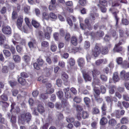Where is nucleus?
<instances>
[{
	"instance_id": "1",
	"label": "nucleus",
	"mask_w": 129,
	"mask_h": 129,
	"mask_svg": "<svg viewBox=\"0 0 129 129\" xmlns=\"http://www.w3.org/2000/svg\"><path fill=\"white\" fill-rule=\"evenodd\" d=\"M31 116L30 114L28 112L20 114L18 116V122L23 123L25 121L29 122L31 120Z\"/></svg>"
},
{
	"instance_id": "2",
	"label": "nucleus",
	"mask_w": 129,
	"mask_h": 129,
	"mask_svg": "<svg viewBox=\"0 0 129 129\" xmlns=\"http://www.w3.org/2000/svg\"><path fill=\"white\" fill-rule=\"evenodd\" d=\"M101 44L100 43H96L94 48L92 49V54L95 57H96L98 56L101 53Z\"/></svg>"
},
{
	"instance_id": "3",
	"label": "nucleus",
	"mask_w": 129,
	"mask_h": 129,
	"mask_svg": "<svg viewBox=\"0 0 129 129\" xmlns=\"http://www.w3.org/2000/svg\"><path fill=\"white\" fill-rule=\"evenodd\" d=\"M7 115L8 118L10 119V121L11 123L12 126L16 129H18V126L16 124V116L13 115H11V114L9 113H7Z\"/></svg>"
},
{
	"instance_id": "4",
	"label": "nucleus",
	"mask_w": 129,
	"mask_h": 129,
	"mask_svg": "<svg viewBox=\"0 0 129 129\" xmlns=\"http://www.w3.org/2000/svg\"><path fill=\"white\" fill-rule=\"evenodd\" d=\"M56 94L58 98L61 100L62 106L63 107L66 106L67 104V102L66 99L63 98V92L61 90L57 92Z\"/></svg>"
},
{
	"instance_id": "5",
	"label": "nucleus",
	"mask_w": 129,
	"mask_h": 129,
	"mask_svg": "<svg viewBox=\"0 0 129 129\" xmlns=\"http://www.w3.org/2000/svg\"><path fill=\"white\" fill-rule=\"evenodd\" d=\"M44 63L43 60L41 58H39L37 60V62L34 63L33 64L34 68L37 70L40 69V67L42 66Z\"/></svg>"
},
{
	"instance_id": "6",
	"label": "nucleus",
	"mask_w": 129,
	"mask_h": 129,
	"mask_svg": "<svg viewBox=\"0 0 129 129\" xmlns=\"http://www.w3.org/2000/svg\"><path fill=\"white\" fill-rule=\"evenodd\" d=\"M93 76L94 82L95 83L97 81L98 83H99L100 80L96 78V75H99L100 74V72L98 70L94 69L91 71Z\"/></svg>"
},
{
	"instance_id": "7",
	"label": "nucleus",
	"mask_w": 129,
	"mask_h": 129,
	"mask_svg": "<svg viewBox=\"0 0 129 129\" xmlns=\"http://www.w3.org/2000/svg\"><path fill=\"white\" fill-rule=\"evenodd\" d=\"M77 111L76 117L78 119H80L81 113L83 111L82 107L79 105H77L75 106Z\"/></svg>"
},
{
	"instance_id": "8",
	"label": "nucleus",
	"mask_w": 129,
	"mask_h": 129,
	"mask_svg": "<svg viewBox=\"0 0 129 129\" xmlns=\"http://www.w3.org/2000/svg\"><path fill=\"white\" fill-rule=\"evenodd\" d=\"M122 44V42L120 41L117 44H116L113 49V51L114 52H119L122 51V47L120 46Z\"/></svg>"
},
{
	"instance_id": "9",
	"label": "nucleus",
	"mask_w": 129,
	"mask_h": 129,
	"mask_svg": "<svg viewBox=\"0 0 129 129\" xmlns=\"http://www.w3.org/2000/svg\"><path fill=\"white\" fill-rule=\"evenodd\" d=\"M2 30L3 33L6 35H10L12 33L11 28L8 26L3 27Z\"/></svg>"
},
{
	"instance_id": "10",
	"label": "nucleus",
	"mask_w": 129,
	"mask_h": 129,
	"mask_svg": "<svg viewBox=\"0 0 129 129\" xmlns=\"http://www.w3.org/2000/svg\"><path fill=\"white\" fill-rule=\"evenodd\" d=\"M120 76L121 78H124L125 80H129V72L126 73L125 71L122 70L120 72Z\"/></svg>"
},
{
	"instance_id": "11",
	"label": "nucleus",
	"mask_w": 129,
	"mask_h": 129,
	"mask_svg": "<svg viewBox=\"0 0 129 129\" xmlns=\"http://www.w3.org/2000/svg\"><path fill=\"white\" fill-rule=\"evenodd\" d=\"M81 49V48L79 47H74L69 49L68 50V52L70 53H75L77 52H80Z\"/></svg>"
},
{
	"instance_id": "12",
	"label": "nucleus",
	"mask_w": 129,
	"mask_h": 129,
	"mask_svg": "<svg viewBox=\"0 0 129 129\" xmlns=\"http://www.w3.org/2000/svg\"><path fill=\"white\" fill-rule=\"evenodd\" d=\"M23 21V18H22L21 17H19L17 20L16 22V25L18 28L19 29H21Z\"/></svg>"
},
{
	"instance_id": "13",
	"label": "nucleus",
	"mask_w": 129,
	"mask_h": 129,
	"mask_svg": "<svg viewBox=\"0 0 129 129\" xmlns=\"http://www.w3.org/2000/svg\"><path fill=\"white\" fill-rule=\"evenodd\" d=\"M82 73L84 78L86 81H90L91 80V77L84 70H82Z\"/></svg>"
},
{
	"instance_id": "14",
	"label": "nucleus",
	"mask_w": 129,
	"mask_h": 129,
	"mask_svg": "<svg viewBox=\"0 0 129 129\" xmlns=\"http://www.w3.org/2000/svg\"><path fill=\"white\" fill-rule=\"evenodd\" d=\"M101 108L102 110V115L103 116L106 115L107 107L105 103H103Z\"/></svg>"
},
{
	"instance_id": "15",
	"label": "nucleus",
	"mask_w": 129,
	"mask_h": 129,
	"mask_svg": "<svg viewBox=\"0 0 129 129\" xmlns=\"http://www.w3.org/2000/svg\"><path fill=\"white\" fill-rule=\"evenodd\" d=\"M99 4L98 5V7H106L107 6V2L106 0H99Z\"/></svg>"
},
{
	"instance_id": "16",
	"label": "nucleus",
	"mask_w": 129,
	"mask_h": 129,
	"mask_svg": "<svg viewBox=\"0 0 129 129\" xmlns=\"http://www.w3.org/2000/svg\"><path fill=\"white\" fill-rule=\"evenodd\" d=\"M81 115L80 116L81 117L80 119H78L79 120H82V118L83 119H85L89 117V114L88 113L85 111H83L81 113Z\"/></svg>"
},
{
	"instance_id": "17",
	"label": "nucleus",
	"mask_w": 129,
	"mask_h": 129,
	"mask_svg": "<svg viewBox=\"0 0 129 129\" xmlns=\"http://www.w3.org/2000/svg\"><path fill=\"white\" fill-rule=\"evenodd\" d=\"M108 50L107 47L103 46L101 49V53L104 55L108 53Z\"/></svg>"
},
{
	"instance_id": "18",
	"label": "nucleus",
	"mask_w": 129,
	"mask_h": 129,
	"mask_svg": "<svg viewBox=\"0 0 129 129\" xmlns=\"http://www.w3.org/2000/svg\"><path fill=\"white\" fill-rule=\"evenodd\" d=\"M77 62L79 65L80 67L83 66L85 63L84 59L82 57L79 58Z\"/></svg>"
},
{
	"instance_id": "19",
	"label": "nucleus",
	"mask_w": 129,
	"mask_h": 129,
	"mask_svg": "<svg viewBox=\"0 0 129 129\" xmlns=\"http://www.w3.org/2000/svg\"><path fill=\"white\" fill-rule=\"evenodd\" d=\"M37 110L38 112L41 113H43L45 111L43 106L41 104L38 105L37 107Z\"/></svg>"
},
{
	"instance_id": "20",
	"label": "nucleus",
	"mask_w": 129,
	"mask_h": 129,
	"mask_svg": "<svg viewBox=\"0 0 129 129\" xmlns=\"http://www.w3.org/2000/svg\"><path fill=\"white\" fill-rule=\"evenodd\" d=\"M116 124V121L114 119L112 118L108 121L109 125L111 126H115Z\"/></svg>"
},
{
	"instance_id": "21",
	"label": "nucleus",
	"mask_w": 129,
	"mask_h": 129,
	"mask_svg": "<svg viewBox=\"0 0 129 129\" xmlns=\"http://www.w3.org/2000/svg\"><path fill=\"white\" fill-rule=\"evenodd\" d=\"M120 122L122 124H127L129 122L128 118L126 117H122L121 119Z\"/></svg>"
},
{
	"instance_id": "22",
	"label": "nucleus",
	"mask_w": 129,
	"mask_h": 129,
	"mask_svg": "<svg viewBox=\"0 0 129 129\" xmlns=\"http://www.w3.org/2000/svg\"><path fill=\"white\" fill-rule=\"evenodd\" d=\"M71 42L73 45H76L77 44V38L74 36L71 37Z\"/></svg>"
},
{
	"instance_id": "23",
	"label": "nucleus",
	"mask_w": 129,
	"mask_h": 129,
	"mask_svg": "<svg viewBox=\"0 0 129 129\" xmlns=\"http://www.w3.org/2000/svg\"><path fill=\"white\" fill-rule=\"evenodd\" d=\"M18 82L21 85H24L26 83V81L25 79L21 77H19L18 79Z\"/></svg>"
},
{
	"instance_id": "24",
	"label": "nucleus",
	"mask_w": 129,
	"mask_h": 129,
	"mask_svg": "<svg viewBox=\"0 0 129 129\" xmlns=\"http://www.w3.org/2000/svg\"><path fill=\"white\" fill-rule=\"evenodd\" d=\"M108 120L105 117H103L100 120V124L101 125H103L106 124Z\"/></svg>"
},
{
	"instance_id": "25",
	"label": "nucleus",
	"mask_w": 129,
	"mask_h": 129,
	"mask_svg": "<svg viewBox=\"0 0 129 129\" xmlns=\"http://www.w3.org/2000/svg\"><path fill=\"white\" fill-rule=\"evenodd\" d=\"M13 58L15 62L17 63L20 62L21 58L20 56L18 55H14L13 57Z\"/></svg>"
},
{
	"instance_id": "26",
	"label": "nucleus",
	"mask_w": 129,
	"mask_h": 129,
	"mask_svg": "<svg viewBox=\"0 0 129 129\" xmlns=\"http://www.w3.org/2000/svg\"><path fill=\"white\" fill-rule=\"evenodd\" d=\"M94 97L95 101L98 103L100 104L102 102L103 99L100 96L94 95Z\"/></svg>"
},
{
	"instance_id": "27",
	"label": "nucleus",
	"mask_w": 129,
	"mask_h": 129,
	"mask_svg": "<svg viewBox=\"0 0 129 129\" xmlns=\"http://www.w3.org/2000/svg\"><path fill=\"white\" fill-rule=\"evenodd\" d=\"M8 100V98L7 95L3 94L0 96V101H6Z\"/></svg>"
},
{
	"instance_id": "28",
	"label": "nucleus",
	"mask_w": 129,
	"mask_h": 129,
	"mask_svg": "<svg viewBox=\"0 0 129 129\" xmlns=\"http://www.w3.org/2000/svg\"><path fill=\"white\" fill-rule=\"evenodd\" d=\"M6 39V38L5 36L2 33H0V44H3Z\"/></svg>"
},
{
	"instance_id": "29",
	"label": "nucleus",
	"mask_w": 129,
	"mask_h": 129,
	"mask_svg": "<svg viewBox=\"0 0 129 129\" xmlns=\"http://www.w3.org/2000/svg\"><path fill=\"white\" fill-rule=\"evenodd\" d=\"M113 78L114 82H117L119 80V78L117 73H114Z\"/></svg>"
},
{
	"instance_id": "30",
	"label": "nucleus",
	"mask_w": 129,
	"mask_h": 129,
	"mask_svg": "<svg viewBox=\"0 0 129 129\" xmlns=\"http://www.w3.org/2000/svg\"><path fill=\"white\" fill-rule=\"evenodd\" d=\"M105 99L107 103H110V105L111 106L112 105L113 103L112 98H111L109 96H107L105 97Z\"/></svg>"
},
{
	"instance_id": "31",
	"label": "nucleus",
	"mask_w": 129,
	"mask_h": 129,
	"mask_svg": "<svg viewBox=\"0 0 129 129\" xmlns=\"http://www.w3.org/2000/svg\"><path fill=\"white\" fill-rule=\"evenodd\" d=\"M3 52L6 58L9 57L11 56V53L8 50H3Z\"/></svg>"
},
{
	"instance_id": "32",
	"label": "nucleus",
	"mask_w": 129,
	"mask_h": 129,
	"mask_svg": "<svg viewBox=\"0 0 129 129\" xmlns=\"http://www.w3.org/2000/svg\"><path fill=\"white\" fill-rule=\"evenodd\" d=\"M31 24L35 28H38L39 26V23L37 21L33 20L31 21Z\"/></svg>"
},
{
	"instance_id": "33",
	"label": "nucleus",
	"mask_w": 129,
	"mask_h": 129,
	"mask_svg": "<svg viewBox=\"0 0 129 129\" xmlns=\"http://www.w3.org/2000/svg\"><path fill=\"white\" fill-rule=\"evenodd\" d=\"M73 100L74 102L77 103H79L81 101V99L79 96H76L74 97Z\"/></svg>"
},
{
	"instance_id": "34",
	"label": "nucleus",
	"mask_w": 129,
	"mask_h": 129,
	"mask_svg": "<svg viewBox=\"0 0 129 129\" xmlns=\"http://www.w3.org/2000/svg\"><path fill=\"white\" fill-rule=\"evenodd\" d=\"M5 101H0V104L2 106L5 108L9 106V104Z\"/></svg>"
},
{
	"instance_id": "35",
	"label": "nucleus",
	"mask_w": 129,
	"mask_h": 129,
	"mask_svg": "<svg viewBox=\"0 0 129 129\" xmlns=\"http://www.w3.org/2000/svg\"><path fill=\"white\" fill-rule=\"evenodd\" d=\"M122 66L123 68L126 69L129 68V62L126 60H124L122 64Z\"/></svg>"
},
{
	"instance_id": "36",
	"label": "nucleus",
	"mask_w": 129,
	"mask_h": 129,
	"mask_svg": "<svg viewBox=\"0 0 129 129\" xmlns=\"http://www.w3.org/2000/svg\"><path fill=\"white\" fill-rule=\"evenodd\" d=\"M68 62L69 63L70 66H73L75 64V61L73 58L71 57L69 59Z\"/></svg>"
},
{
	"instance_id": "37",
	"label": "nucleus",
	"mask_w": 129,
	"mask_h": 129,
	"mask_svg": "<svg viewBox=\"0 0 129 129\" xmlns=\"http://www.w3.org/2000/svg\"><path fill=\"white\" fill-rule=\"evenodd\" d=\"M115 88V87L114 85L110 86L109 90V93L112 94H114L115 92L114 89Z\"/></svg>"
},
{
	"instance_id": "38",
	"label": "nucleus",
	"mask_w": 129,
	"mask_h": 129,
	"mask_svg": "<svg viewBox=\"0 0 129 129\" xmlns=\"http://www.w3.org/2000/svg\"><path fill=\"white\" fill-rule=\"evenodd\" d=\"M20 75L21 76V77L24 78H27L29 77L28 73L25 72H23L21 73Z\"/></svg>"
},
{
	"instance_id": "39",
	"label": "nucleus",
	"mask_w": 129,
	"mask_h": 129,
	"mask_svg": "<svg viewBox=\"0 0 129 129\" xmlns=\"http://www.w3.org/2000/svg\"><path fill=\"white\" fill-rule=\"evenodd\" d=\"M78 3L81 6H85L87 4V1L86 0H79Z\"/></svg>"
},
{
	"instance_id": "40",
	"label": "nucleus",
	"mask_w": 129,
	"mask_h": 129,
	"mask_svg": "<svg viewBox=\"0 0 129 129\" xmlns=\"http://www.w3.org/2000/svg\"><path fill=\"white\" fill-rule=\"evenodd\" d=\"M50 49L52 52H54L56 51L57 47L54 44H52L51 45Z\"/></svg>"
},
{
	"instance_id": "41",
	"label": "nucleus",
	"mask_w": 129,
	"mask_h": 129,
	"mask_svg": "<svg viewBox=\"0 0 129 129\" xmlns=\"http://www.w3.org/2000/svg\"><path fill=\"white\" fill-rule=\"evenodd\" d=\"M94 90L95 93V94H94V95L100 96V95L101 93L100 90L98 89L97 88L95 87L94 88Z\"/></svg>"
},
{
	"instance_id": "42",
	"label": "nucleus",
	"mask_w": 129,
	"mask_h": 129,
	"mask_svg": "<svg viewBox=\"0 0 129 129\" xmlns=\"http://www.w3.org/2000/svg\"><path fill=\"white\" fill-rule=\"evenodd\" d=\"M41 45L42 47L47 48L49 46V44L47 42L43 41L42 42Z\"/></svg>"
},
{
	"instance_id": "43",
	"label": "nucleus",
	"mask_w": 129,
	"mask_h": 129,
	"mask_svg": "<svg viewBox=\"0 0 129 129\" xmlns=\"http://www.w3.org/2000/svg\"><path fill=\"white\" fill-rule=\"evenodd\" d=\"M24 20L26 24L28 27H30V26L31 27V26L30 22L29 20V19L28 18L25 17V18Z\"/></svg>"
},
{
	"instance_id": "44",
	"label": "nucleus",
	"mask_w": 129,
	"mask_h": 129,
	"mask_svg": "<svg viewBox=\"0 0 129 129\" xmlns=\"http://www.w3.org/2000/svg\"><path fill=\"white\" fill-rule=\"evenodd\" d=\"M96 34L97 35L101 37H102L104 34V32L101 30L98 31Z\"/></svg>"
},
{
	"instance_id": "45",
	"label": "nucleus",
	"mask_w": 129,
	"mask_h": 129,
	"mask_svg": "<svg viewBox=\"0 0 129 129\" xmlns=\"http://www.w3.org/2000/svg\"><path fill=\"white\" fill-rule=\"evenodd\" d=\"M9 83L11 86L12 87H13L14 86H16L17 84V82L14 81H9Z\"/></svg>"
},
{
	"instance_id": "46",
	"label": "nucleus",
	"mask_w": 129,
	"mask_h": 129,
	"mask_svg": "<svg viewBox=\"0 0 129 129\" xmlns=\"http://www.w3.org/2000/svg\"><path fill=\"white\" fill-rule=\"evenodd\" d=\"M54 92V89L53 88H49L46 90V92L47 94H51Z\"/></svg>"
},
{
	"instance_id": "47",
	"label": "nucleus",
	"mask_w": 129,
	"mask_h": 129,
	"mask_svg": "<svg viewBox=\"0 0 129 129\" xmlns=\"http://www.w3.org/2000/svg\"><path fill=\"white\" fill-rule=\"evenodd\" d=\"M116 61L118 64H122L123 61L122 58L121 57H118L116 59Z\"/></svg>"
},
{
	"instance_id": "48",
	"label": "nucleus",
	"mask_w": 129,
	"mask_h": 129,
	"mask_svg": "<svg viewBox=\"0 0 129 129\" xmlns=\"http://www.w3.org/2000/svg\"><path fill=\"white\" fill-rule=\"evenodd\" d=\"M0 122L2 124H7V121L4 118L2 117L0 119Z\"/></svg>"
},
{
	"instance_id": "49",
	"label": "nucleus",
	"mask_w": 129,
	"mask_h": 129,
	"mask_svg": "<svg viewBox=\"0 0 129 129\" xmlns=\"http://www.w3.org/2000/svg\"><path fill=\"white\" fill-rule=\"evenodd\" d=\"M62 82L61 80L60 79H58L56 80V84L58 87L61 86Z\"/></svg>"
},
{
	"instance_id": "50",
	"label": "nucleus",
	"mask_w": 129,
	"mask_h": 129,
	"mask_svg": "<svg viewBox=\"0 0 129 129\" xmlns=\"http://www.w3.org/2000/svg\"><path fill=\"white\" fill-rule=\"evenodd\" d=\"M57 116L58 118V120L59 121L62 120L64 118L63 114L61 113H59Z\"/></svg>"
},
{
	"instance_id": "51",
	"label": "nucleus",
	"mask_w": 129,
	"mask_h": 129,
	"mask_svg": "<svg viewBox=\"0 0 129 129\" xmlns=\"http://www.w3.org/2000/svg\"><path fill=\"white\" fill-rule=\"evenodd\" d=\"M9 49L10 50L12 54H14L16 53L15 49L14 47L12 45L10 46Z\"/></svg>"
},
{
	"instance_id": "52",
	"label": "nucleus",
	"mask_w": 129,
	"mask_h": 129,
	"mask_svg": "<svg viewBox=\"0 0 129 129\" xmlns=\"http://www.w3.org/2000/svg\"><path fill=\"white\" fill-rule=\"evenodd\" d=\"M100 90L102 94L105 93L106 91V87L102 85L100 87Z\"/></svg>"
},
{
	"instance_id": "53",
	"label": "nucleus",
	"mask_w": 129,
	"mask_h": 129,
	"mask_svg": "<svg viewBox=\"0 0 129 129\" xmlns=\"http://www.w3.org/2000/svg\"><path fill=\"white\" fill-rule=\"evenodd\" d=\"M123 100L127 101H129V96L127 94H123Z\"/></svg>"
},
{
	"instance_id": "54",
	"label": "nucleus",
	"mask_w": 129,
	"mask_h": 129,
	"mask_svg": "<svg viewBox=\"0 0 129 129\" xmlns=\"http://www.w3.org/2000/svg\"><path fill=\"white\" fill-rule=\"evenodd\" d=\"M111 39V37L108 34L105 35L104 38V40L106 42L109 41Z\"/></svg>"
},
{
	"instance_id": "55",
	"label": "nucleus",
	"mask_w": 129,
	"mask_h": 129,
	"mask_svg": "<svg viewBox=\"0 0 129 129\" xmlns=\"http://www.w3.org/2000/svg\"><path fill=\"white\" fill-rule=\"evenodd\" d=\"M84 101L85 104L87 105H88L90 103V100L88 98L86 97L84 98Z\"/></svg>"
},
{
	"instance_id": "56",
	"label": "nucleus",
	"mask_w": 129,
	"mask_h": 129,
	"mask_svg": "<svg viewBox=\"0 0 129 129\" xmlns=\"http://www.w3.org/2000/svg\"><path fill=\"white\" fill-rule=\"evenodd\" d=\"M2 72L3 73H7L8 72V67L7 66H4L2 69Z\"/></svg>"
},
{
	"instance_id": "57",
	"label": "nucleus",
	"mask_w": 129,
	"mask_h": 129,
	"mask_svg": "<svg viewBox=\"0 0 129 129\" xmlns=\"http://www.w3.org/2000/svg\"><path fill=\"white\" fill-rule=\"evenodd\" d=\"M65 40L67 41H69L70 39V35L68 33H66L64 37Z\"/></svg>"
},
{
	"instance_id": "58",
	"label": "nucleus",
	"mask_w": 129,
	"mask_h": 129,
	"mask_svg": "<svg viewBox=\"0 0 129 129\" xmlns=\"http://www.w3.org/2000/svg\"><path fill=\"white\" fill-rule=\"evenodd\" d=\"M90 46V44L89 42L86 41L85 43L84 48L87 49L89 48Z\"/></svg>"
},
{
	"instance_id": "59",
	"label": "nucleus",
	"mask_w": 129,
	"mask_h": 129,
	"mask_svg": "<svg viewBox=\"0 0 129 129\" xmlns=\"http://www.w3.org/2000/svg\"><path fill=\"white\" fill-rule=\"evenodd\" d=\"M115 115L117 118H119L120 117V111L119 110H116L114 112Z\"/></svg>"
},
{
	"instance_id": "60",
	"label": "nucleus",
	"mask_w": 129,
	"mask_h": 129,
	"mask_svg": "<svg viewBox=\"0 0 129 129\" xmlns=\"http://www.w3.org/2000/svg\"><path fill=\"white\" fill-rule=\"evenodd\" d=\"M53 36L55 40L58 41L59 39V34L57 33H55L53 34Z\"/></svg>"
},
{
	"instance_id": "61",
	"label": "nucleus",
	"mask_w": 129,
	"mask_h": 129,
	"mask_svg": "<svg viewBox=\"0 0 129 129\" xmlns=\"http://www.w3.org/2000/svg\"><path fill=\"white\" fill-rule=\"evenodd\" d=\"M67 21L68 23L70 26H73V23L72 22L71 19L70 17H68L67 18Z\"/></svg>"
},
{
	"instance_id": "62",
	"label": "nucleus",
	"mask_w": 129,
	"mask_h": 129,
	"mask_svg": "<svg viewBox=\"0 0 129 129\" xmlns=\"http://www.w3.org/2000/svg\"><path fill=\"white\" fill-rule=\"evenodd\" d=\"M103 61L104 60L102 59L98 60L96 61L95 64L97 66L99 65L103 62Z\"/></svg>"
},
{
	"instance_id": "63",
	"label": "nucleus",
	"mask_w": 129,
	"mask_h": 129,
	"mask_svg": "<svg viewBox=\"0 0 129 129\" xmlns=\"http://www.w3.org/2000/svg\"><path fill=\"white\" fill-rule=\"evenodd\" d=\"M71 91L74 95H76L77 93V91L75 88L73 87L70 88Z\"/></svg>"
},
{
	"instance_id": "64",
	"label": "nucleus",
	"mask_w": 129,
	"mask_h": 129,
	"mask_svg": "<svg viewBox=\"0 0 129 129\" xmlns=\"http://www.w3.org/2000/svg\"><path fill=\"white\" fill-rule=\"evenodd\" d=\"M123 106L126 108H127L129 106V104L127 102L123 101L122 102Z\"/></svg>"
}]
</instances>
